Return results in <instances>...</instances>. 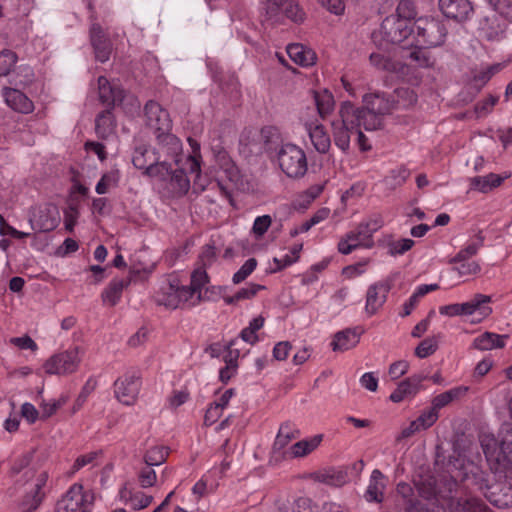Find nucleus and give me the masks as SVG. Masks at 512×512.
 Masks as SVG:
<instances>
[{
    "instance_id": "1",
    "label": "nucleus",
    "mask_w": 512,
    "mask_h": 512,
    "mask_svg": "<svg viewBox=\"0 0 512 512\" xmlns=\"http://www.w3.org/2000/svg\"><path fill=\"white\" fill-rule=\"evenodd\" d=\"M363 107L345 101L340 105L338 116L331 122L335 145L343 152L350 147V133L358 126L365 130L381 129L383 117L395 110V101L392 94L375 92L363 96Z\"/></svg>"
},
{
    "instance_id": "2",
    "label": "nucleus",
    "mask_w": 512,
    "mask_h": 512,
    "mask_svg": "<svg viewBox=\"0 0 512 512\" xmlns=\"http://www.w3.org/2000/svg\"><path fill=\"white\" fill-rule=\"evenodd\" d=\"M261 136L268 159L288 178L299 180L306 175L308 160L301 147L291 142H284L279 130L273 126L263 127Z\"/></svg>"
},
{
    "instance_id": "3",
    "label": "nucleus",
    "mask_w": 512,
    "mask_h": 512,
    "mask_svg": "<svg viewBox=\"0 0 512 512\" xmlns=\"http://www.w3.org/2000/svg\"><path fill=\"white\" fill-rule=\"evenodd\" d=\"M132 163L135 168L143 170V175L165 180L172 172L165 161H161L152 146L140 145L134 149Z\"/></svg>"
},
{
    "instance_id": "4",
    "label": "nucleus",
    "mask_w": 512,
    "mask_h": 512,
    "mask_svg": "<svg viewBox=\"0 0 512 512\" xmlns=\"http://www.w3.org/2000/svg\"><path fill=\"white\" fill-rule=\"evenodd\" d=\"M415 38L418 44L427 47L441 46L447 36L443 20L434 17H420L414 21Z\"/></svg>"
},
{
    "instance_id": "5",
    "label": "nucleus",
    "mask_w": 512,
    "mask_h": 512,
    "mask_svg": "<svg viewBox=\"0 0 512 512\" xmlns=\"http://www.w3.org/2000/svg\"><path fill=\"white\" fill-rule=\"evenodd\" d=\"M266 20L273 23H282L287 18L295 23L305 19V13L296 0H266L263 6Z\"/></svg>"
},
{
    "instance_id": "6",
    "label": "nucleus",
    "mask_w": 512,
    "mask_h": 512,
    "mask_svg": "<svg viewBox=\"0 0 512 512\" xmlns=\"http://www.w3.org/2000/svg\"><path fill=\"white\" fill-rule=\"evenodd\" d=\"M414 33V22L399 19L394 15L387 16L381 23L379 34L387 43L401 44Z\"/></svg>"
},
{
    "instance_id": "7",
    "label": "nucleus",
    "mask_w": 512,
    "mask_h": 512,
    "mask_svg": "<svg viewBox=\"0 0 512 512\" xmlns=\"http://www.w3.org/2000/svg\"><path fill=\"white\" fill-rule=\"evenodd\" d=\"M80 362L79 348L74 347L51 356L43 367L48 374L68 375L78 369Z\"/></svg>"
},
{
    "instance_id": "8",
    "label": "nucleus",
    "mask_w": 512,
    "mask_h": 512,
    "mask_svg": "<svg viewBox=\"0 0 512 512\" xmlns=\"http://www.w3.org/2000/svg\"><path fill=\"white\" fill-rule=\"evenodd\" d=\"M155 138L156 146L153 148L159 155L160 160L165 161L169 167H172L173 163L178 164L182 154L180 139L170 131L155 134Z\"/></svg>"
},
{
    "instance_id": "9",
    "label": "nucleus",
    "mask_w": 512,
    "mask_h": 512,
    "mask_svg": "<svg viewBox=\"0 0 512 512\" xmlns=\"http://www.w3.org/2000/svg\"><path fill=\"white\" fill-rule=\"evenodd\" d=\"M482 447L488 461H494L503 468L512 465V440H508L507 435L500 443L493 438L488 443L482 442Z\"/></svg>"
},
{
    "instance_id": "10",
    "label": "nucleus",
    "mask_w": 512,
    "mask_h": 512,
    "mask_svg": "<svg viewBox=\"0 0 512 512\" xmlns=\"http://www.w3.org/2000/svg\"><path fill=\"white\" fill-rule=\"evenodd\" d=\"M146 125L153 130L154 135L168 132L172 129V121L167 110L159 103L149 100L144 106Z\"/></svg>"
},
{
    "instance_id": "11",
    "label": "nucleus",
    "mask_w": 512,
    "mask_h": 512,
    "mask_svg": "<svg viewBox=\"0 0 512 512\" xmlns=\"http://www.w3.org/2000/svg\"><path fill=\"white\" fill-rule=\"evenodd\" d=\"M393 283L394 277L390 276L369 286L365 305V311L368 315H374L384 305L387 295L393 287Z\"/></svg>"
},
{
    "instance_id": "12",
    "label": "nucleus",
    "mask_w": 512,
    "mask_h": 512,
    "mask_svg": "<svg viewBox=\"0 0 512 512\" xmlns=\"http://www.w3.org/2000/svg\"><path fill=\"white\" fill-rule=\"evenodd\" d=\"M140 378L136 374H126L114 382L115 397L125 405H133L140 391Z\"/></svg>"
},
{
    "instance_id": "13",
    "label": "nucleus",
    "mask_w": 512,
    "mask_h": 512,
    "mask_svg": "<svg viewBox=\"0 0 512 512\" xmlns=\"http://www.w3.org/2000/svg\"><path fill=\"white\" fill-rule=\"evenodd\" d=\"M476 483L479 485L480 490H489V495H487V497L494 506L499 508L512 506V484L489 486L482 475L479 476V481Z\"/></svg>"
},
{
    "instance_id": "14",
    "label": "nucleus",
    "mask_w": 512,
    "mask_h": 512,
    "mask_svg": "<svg viewBox=\"0 0 512 512\" xmlns=\"http://www.w3.org/2000/svg\"><path fill=\"white\" fill-rule=\"evenodd\" d=\"M438 5L445 17L457 22H464L473 14L469 0H439Z\"/></svg>"
},
{
    "instance_id": "15",
    "label": "nucleus",
    "mask_w": 512,
    "mask_h": 512,
    "mask_svg": "<svg viewBox=\"0 0 512 512\" xmlns=\"http://www.w3.org/2000/svg\"><path fill=\"white\" fill-rule=\"evenodd\" d=\"M427 378L426 375L414 374L404 379L397 385L389 399L394 403H400L406 399L413 398L420 391L422 382Z\"/></svg>"
},
{
    "instance_id": "16",
    "label": "nucleus",
    "mask_w": 512,
    "mask_h": 512,
    "mask_svg": "<svg viewBox=\"0 0 512 512\" xmlns=\"http://www.w3.org/2000/svg\"><path fill=\"white\" fill-rule=\"evenodd\" d=\"M87 501V494L83 493V485L74 483L57 502L54 512H76Z\"/></svg>"
},
{
    "instance_id": "17",
    "label": "nucleus",
    "mask_w": 512,
    "mask_h": 512,
    "mask_svg": "<svg viewBox=\"0 0 512 512\" xmlns=\"http://www.w3.org/2000/svg\"><path fill=\"white\" fill-rule=\"evenodd\" d=\"M90 41L96 59L102 63L108 61L112 52V43L98 23H92L91 25Z\"/></svg>"
},
{
    "instance_id": "18",
    "label": "nucleus",
    "mask_w": 512,
    "mask_h": 512,
    "mask_svg": "<svg viewBox=\"0 0 512 512\" xmlns=\"http://www.w3.org/2000/svg\"><path fill=\"white\" fill-rule=\"evenodd\" d=\"M98 91L100 101L110 109L120 104L125 96L120 86L111 84L104 76L98 78Z\"/></svg>"
},
{
    "instance_id": "19",
    "label": "nucleus",
    "mask_w": 512,
    "mask_h": 512,
    "mask_svg": "<svg viewBox=\"0 0 512 512\" xmlns=\"http://www.w3.org/2000/svg\"><path fill=\"white\" fill-rule=\"evenodd\" d=\"M364 333L361 326L346 328L334 335L331 347L333 351H347L354 348L360 341V336Z\"/></svg>"
},
{
    "instance_id": "20",
    "label": "nucleus",
    "mask_w": 512,
    "mask_h": 512,
    "mask_svg": "<svg viewBox=\"0 0 512 512\" xmlns=\"http://www.w3.org/2000/svg\"><path fill=\"white\" fill-rule=\"evenodd\" d=\"M413 484L418 495L427 501H437L438 487L435 476L429 471L417 474L413 479Z\"/></svg>"
},
{
    "instance_id": "21",
    "label": "nucleus",
    "mask_w": 512,
    "mask_h": 512,
    "mask_svg": "<svg viewBox=\"0 0 512 512\" xmlns=\"http://www.w3.org/2000/svg\"><path fill=\"white\" fill-rule=\"evenodd\" d=\"M2 96L5 103L14 111L25 114L32 112V101L22 91L4 87L2 89Z\"/></svg>"
},
{
    "instance_id": "22",
    "label": "nucleus",
    "mask_w": 512,
    "mask_h": 512,
    "mask_svg": "<svg viewBox=\"0 0 512 512\" xmlns=\"http://www.w3.org/2000/svg\"><path fill=\"white\" fill-rule=\"evenodd\" d=\"M507 24L505 19L493 13L490 16L485 17L481 24V33L484 38L488 41L499 40L504 36Z\"/></svg>"
},
{
    "instance_id": "23",
    "label": "nucleus",
    "mask_w": 512,
    "mask_h": 512,
    "mask_svg": "<svg viewBox=\"0 0 512 512\" xmlns=\"http://www.w3.org/2000/svg\"><path fill=\"white\" fill-rule=\"evenodd\" d=\"M300 436V431L290 422L281 424L276 435L272 451L275 455L282 458L283 451H287L286 446Z\"/></svg>"
},
{
    "instance_id": "24",
    "label": "nucleus",
    "mask_w": 512,
    "mask_h": 512,
    "mask_svg": "<svg viewBox=\"0 0 512 512\" xmlns=\"http://www.w3.org/2000/svg\"><path fill=\"white\" fill-rule=\"evenodd\" d=\"M138 273V270L130 269L129 278L112 280L102 292L103 301L109 303L111 306H115L119 302L124 288L130 284L131 280L134 279V275Z\"/></svg>"
},
{
    "instance_id": "25",
    "label": "nucleus",
    "mask_w": 512,
    "mask_h": 512,
    "mask_svg": "<svg viewBox=\"0 0 512 512\" xmlns=\"http://www.w3.org/2000/svg\"><path fill=\"white\" fill-rule=\"evenodd\" d=\"M177 295V280H171L156 292L154 301L157 305L164 306L167 309H176L179 307Z\"/></svg>"
},
{
    "instance_id": "26",
    "label": "nucleus",
    "mask_w": 512,
    "mask_h": 512,
    "mask_svg": "<svg viewBox=\"0 0 512 512\" xmlns=\"http://www.w3.org/2000/svg\"><path fill=\"white\" fill-rule=\"evenodd\" d=\"M286 51L290 59L300 66L308 67L316 63L317 57L315 52L303 44H289Z\"/></svg>"
},
{
    "instance_id": "27",
    "label": "nucleus",
    "mask_w": 512,
    "mask_h": 512,
    "mask_svg": "<svg viewBox=\"0 0 512 512\" xmlns=\"http://www.w3.org/2000/svg\"><path fill=\"white\" fill-rule=\"evenodd\" d=\"M491 301L490 297L484 294H476L468 302L458 304L460 315H472L479 312L482 316L491 313V308L487 304Z\"/></svg>"
},
{
    "instance_id": "28",
    "label": "nucleus",
    "mask_w": 512,
    "mask_h": 512,
    "mask_svg": "<svg viewBox=\"0 0 512 512\" xmlns=\"http://www.w3.org/2000/svg\"><path fill=\"white\" fill-rule=\"evenodd\" d=\"M384 479L385 477L380 470L375 469L372 471L369 485L365 492V499L368 502L381 503L383 501L384 490L386 487Z\"/></svg>"
},
{
    "instance_id": "29",
    "label": "nucleus",
    "mask_w": 512,
    "mask_h": 512,
    "mask_svg": "<svg viewBox=\"0 0 512 512\" xmlns=\"http://www.w3.org/2000/svg\"><path fill=\"white\" fill-rule=\"evenodd\" d=\"M322 441V435H315L309 440H301L293 444L287 451H283L282 458L303 457L312 452Z\"/></svg>"
},
{
    "instance_id": "30",
    "label": "nucleus",
    "mask_w": 512,
    "mask_h": 512,
    "mask_svg": "<svg viewBox=\"0 0 512 512\" xmlns=\"http://www.w3.org/2000/svg\"><path fill=\"white\" fill-rule=\"evenodd\" d=\"M451 512H488V506L475 497L458 498L450 501Z\"/></svg>"
},
{
    "instance_id": "31",
    "label": "nucleus",
    "mask_w": 512,
    "mask_h": 512,
    "mask_svg": "<svg viewBox=\"0 0 512 512\" xmlns=\"http://www.w3.org/2000/svg\"><path fill=\"white\" fill-rule=\"evenodd\" d=\"M307 129L310 140L316 151L321 154L327 153L331 147V140L324 126L321 124H317L314 127H312L310 125Z\"/></svg>"
},
{
    "instance_id": "32",
    "label": "nucleus",
    "mask_w": 512,
    "mask_h": 512,
    "mask_svg": "<svg viewBox=\"0 0 512 512\" xmlns=\"http://www.w3.org/2000/svg\"><path fill=\"white\" fill-rule=\"evenodd\" d=\"M69 401L68 394H62L57 400L46 401L44 399L39 403L40 409L34 407V421L36 419L45 420L51 417L56 411Z\"/></svg>"
},
{
    "instance_id": "33",
    "label": "nucleus",
    "mask_w": 512,
    "mask_h": 512,
    "mask_svg": "<svg viewBox=\"0 0 512 512\" xmlns=\"http://www.w3.org/2000/svg\"><path fill=\"white\" fill-rule=\"evenodd\" d=\"M503 178L494 173H489L485 176H476L470 179V189L479 191L481 193H488L494 188L501 185Z\"/></svg>"
},
{
    "instance_id": "34",
    "label": "nucleus",
    "mask_w": 512,
    "mask_h": 512,
    "mask_svg": "<svg viewBox=\"0 0 512 512\" xmlns=\"http://www.w3.org/2000/svg\"><path fill=\"white\" fill-rule=\"evenodd\" d=\"M170 180L172 193L175 197L186 195L190 189V180L183 169H173L171 174L165 179Z\"/></svg>"
},
{
    "instance_id": "35",
    "label": "nucleus",
    "mask_w": 512,
    "mask_h": 512,
    "mask_svg": "<svg viewBox=\"0 0 512 512\" xmlns=\"http://www.w3.org/2000/svg\"><path fill=\"white\" fill-rule=\"evenodd\" d=\"M115 121L111 109L99 113L95 119V131L99 138L106 139L114 131Z\"/></svg>"
},
{
    "instance_id": "36",
    "label": "nucleus",
    "mask_w": 512,
    "mask_h": 512,
    "mask_svg": "<svg viewBox=\"0 0 512 512\" xmlns=\"http://www.w3.org/2000/svg\"><path fill=\"white\" fill-rule=\"evenodd\" d=\"M496 333L485 332L473 341V346L478 350H490L493 348H503L505 346L504 338Z\"/></svg>"
},
{
    "instance_id": "37",
    "label": "nucleus",
    "mask_w": 512,
    "mask_h": 512,
    "mask_svg": "<svg viewBox=\"0 0 512 512\" xmlns=\"http://www.w3.org/2000/svg\"><path fill=\"white\" fill-rule=\"evenodd\" d=\"M347 237L354 242L357 247L372 248L374 245L371 230L362 222L354 230L348 232Z\"/></svg>"
},
{
    "instance_id": "38",
    "label": "nucleus",
    "mask_w": 512,
    "mask_h": 512,
    "mask_svg": "<svg viewBox=\"0 0 512 512\" xmlns=\"http://www.w3.org/2000/svg\"><path fill=\"white\" fill-rule=\"evenodd\" d=\"M237 339L231 340L227 345L229 351V360H226V366L220 369L219 378L223 383H227L236 371L237 363L236 359L239 357V351L234 349Z\"/></svg>"
},
{
    "instance_id": "39",
    "label": "nucleus",
    "mask_w": 512,
    "mask_h": 512,
    "mask_svg": "<svg viewBox=\"0 0 512 512\" xmlns=\"http://www.w3.org/2000/svg\"><path fill=\"white\" fill-rule=\"evenodd\" d=\"M467 387H455L448 391H445L437 396H435L432 400V407L434 410L438 412L441 408L447 406L452 401L459 399L467 392Z\"/></svg>"
},
{
    "instance_id": "40",
    "label": "nucleus",
    "mask_w": 512,
    "mask_h": 512,
    "mask_svg": "<svg viewBox=\"0 0 512 512\" xmlns=\"http://www.w3.org/2000/svg\"><path fill=\"white\" fill-rule=\"evenodd\" d=\"M49 475L46 471L41 472L34 485V510L44 501L46 495L51 491L52 484L48 481Z\"/></svg>"
},
{
    "instance_id": "41",
    "label": "nucleus",
    "mask_w": 512,
    "mask_h": 512,
    "mask_svg": "<svg viewBox=\"0 0 512 512\" xmlns=\"http://www.w3.org/2000/svg\"><path fill=\"white\" fill-rule=\"evenodd\" d=\"M395 101V110L396 109H407L413 106L417 102V95L410 88H397L392 93Z\"/></svg>"
},
{
    "instance_id": "42",
    "label": "nucleus",
    "mask_w": 512,
    "mask_h": 512,
    "mask_svg": "<svg viewBox=\"0 0 512 512\" xmlns=\"http://www.w3.org/2000/svg\"><path fill=\"white\" fill-rule=\"evenodd\" d=\"M406 57L416 66L421 68L432 67L435 63V59L432 57L431 53L418 46L410 50Z\"/></svg>"
},
{
    "instance_id": "43",
    "label": "nucleus",
    "mask_w": 512,
    "mask_h": 512,
    "mask_svg": "<svg viewBox=\"0 0 512 512\" xmlns=\"http://www.w3.org/2000/svg\"><path fill=\"white\" fill-rule=\"evenodd\" d=\"M314 101L317 108V111L321 118H325L327 115L331 113L334 108V98L333 95L324 90L323 92H315L314 93Z\"/></svg>"
},
{
    "instance_id": "44",
    "label": "nucleus",
    "mask_w": 512,
    "mask_h": 512,
    "mask_svg": "<svg viewBox=\"0 0 512 512\" xmlns=\"http://www.w3.org/2000/svg\"><path fill=\"white\" fill-rule=\"evenodd\" d=\"M168 455V447L154 446L145 452L143 460L148 466H159L166 462Z\"/></svg>"
},
{
    "instance_id": "45",
    "label": "nucleus",
    "mask_w": 512,
    "mask_h": 512,
    "mask_svg": "<svg viewBox=\"0 0 512 512\" xmlns=\"http://www.w3.org/2000/svg\"><path fill=\"white\" fill-rule=\"evenodd\" d=\"M484 244V236L479 232L476 236V241L467 245L464 249H461L450 262H464L468 261L471 257L477 254L478 250Z\"/></svg>"
},
{
    "instance_id": "46",
    "label": "nucleus",
    "mask_w": 512,
    "mask_h": 512,
    "mask_svg": "<svg viewBox=\"0 0 512 512\" xmlns=\"http://www.w3.org/2000/svg\"><path fill=\"white\" fill-rule=\"evenodd\" d=\"M18 61L17 54L11 49L0 50V78L8 76Z\"/></svg>"
},
{
    "instance_id": "47",
    "label": "nucleus",
    "mask_w": 512,
    "mask_h": 512,
    "mask_svg": "<svg viewBox=\"0 0 512 512\" xmlns=\"http://www.w3.org/2000/svg\"><path fill=\"white\" fill-rule=\"evenodd\" d=\"M96 386H97V381L95 379L89 378L86 381V383L82 387L78 397L76 398V400L72 406V409H71L72 415L75 414L76 412H78L82 408V406L86 402L89 395L95 390Z\"/></svg>"
},
{
    "instance_id": "48",
    "label": "nucleus",
    "mask_w": 512,
    "mask_h": 512,
    "mask_svg": "<svg viewBox=\"0 0 512 512\" xmlns=\"http://www.w3.org/2000/svg\"><path fill=\"white\" fill-rule=\"evenodd\" d=\"M208 282V275L204 269H196L191 275L190 286L197 292V301L193 303H199L202 301V287Z\"/></svg>"
},
{
    "instance_id": "49",
    "label": "nucleus",
    "mask_w": 512,
    "mask_h": 512,
    "mask_svg": "<svg viewBox=\"0 0 512 512\" xmlns=\"http://www.w3.org/2000/svg\"><path fill=\"white\" fill-rule=\"evenodd\" d=\"M417 15L415 6L411 0H399L396 8V14L394 16L399 19L409 20L413 22Z\"/></svg>"
},
{
    "instance_id": "50",
    "label": "nucleus",
    "mask_w": 512,
    "mask_h": 512,
    "mask_svg": "<svg viewBox=\"0 0 512 512\" xmlns=\"http://www.w3.org/2000/svg\"><path fill=\"white\" fill-rule=\"evenodd\" d=\"M409 176L410 171L407 168L399 167L390 172V175L386 177L385 182L388 186L394 189L403 185Z\"/></svg>"
},
{
    "instance_id": "51",
    "label": "nucleus",
    "mask_w": 512,
    "mask_h": 512,
    "mask_svg": "<svg viewBox=\"0 0 512 512\" xmlns=\"http://www.w3.org/2000/svg\"><path fill=\"white\" fill-rule=\"evenodd\" d=\"M438 340L436 337H429L419 343L415 349V355L419 358H426L436 352Z\"/></svg>"
},
{
    "instance_id": "52",
    "label": "nucleus",
    "mask_w": 512,
    "mask_h": 512,
    "mask_svg": "<svg viewBox=\"0 0 512 512\" xmlns=\"http://www.w3.org/2000/svg\"><path fill=\"white\" fill-rule=\"evenodd\" d=\"M319 480L327 485L342 486L346 483L347 475L343 471H327L319 476Z\"/></svg>"
},
{
    "instance_id": "53",
    "label": "nucleus",
    "mask_w": 512,
    "mask_h": 512,
    "mask_svg": "<svg viewBox=\"0 0 512 512\" xmlns=\"http://www.w3.org/2000/svg\"><path fill=\"white\" fill-rule=\"evenodd\" d=\"M152 467L146 465L138 472V481L142 488L152 487L157 482V475Z\"/></svg>"
},
{
    "instance_id": "54",
    "label": "nucleus",
    "mask_w": 512,
    "mask_h": 512,
    "mask_svg": "<svg viewBox=\"0 0 512 512\" xmlns=\"http://www.w3.org/2000/svg\"><path fill=\"white\" fill-rule=\"evenodd\" d=\"M257 266V260L255 258H249L241 266V268L234 273L232 281L234 284H239L247 279V277L255 270Z\"/></svg>"
},
{
    "instance_id": "55",
    "label": "nucleus",
    "mask_w": 512,
    "mask_h": 512,
    "mask_svg": "<svg viewBox=\"0 0 512 512\" xmlns=\"http://www.w3.org/2000/svg\"><path fill=\"white\" fill-rule=\"evenodd\" d=\"M414 245V241L409 238L393 241L389 243V253L391 255H402L410 250Z\"/></svg>"
},
{
    "instance_id": "56",
    "label": "nucleus",
    "mask_w": 512,
    "mask_h": 512,
    "mask_svg": "<svg viewBox=\"0 0 512 512\" xmlns=\"http://www.w3.org/2000/svg\"><path fill=\"white\" fill-rule=\"evenodd\" d=\"M438 417V412L431 407L428 411L423 412L416 421L421 429L425 430L431 427L437 421Z\"/></svg>"
},
{
    "instance_id": "57",
    "label": "nucleus",
    "mask_w": 512,
    "mask_h": 512,
    "mask_svg": "<svg viewBox=\"0 0 512 512\" xmlns=\"http://www.w3.org/2000/svg\"><path fill=\"white\" fill-rule=\"evenodd\" d=\"M271 222H272V219L269 215H263V216L257 217L253 223V227H252L253 233L258 237L263 236L267 232L268 228L270 227Z\"/></svg>"
},
{
    "instance_id": "58",
    "label": "nucleus",
    "mask_w": 512,
    "mask_h": 512,
    "mask_svg": "<svg viewBox=\"0 0 512 512\" xmlns=\"http://www.w3.org/2000/svg\"><path fill=\"white\" fill-rule=\"evenodd\" d=\"M498 97L490 95L486 99L479 101L475 105V112L478 116H483L491 112L492 108L496 105L498 102Z\"/></svg>"
},
{
    "instance_id": "59",
    "label": "nucleus",
    "mask_w": 512,
    "mask_h": 512,
    "mask_svg": "<svg viewBox=\"0 0 512 512\" xmlns=\"http://www.w3.org/2000/svg\"><path fill=\"white\" fill-rule=\"evenodd\" d=\"M408 369L409 363L405 360H399L390 365L388 374L392 380H396L406 374Z\"/></svg>"
},
{
    "instance_id": "60",
    "label": "nucleus",
    "mask_w": 512,
    "mask_h": 512,
    "mask_svg": "<svg viewBox=\"0 0 512 512\" xmlns=\"http://www.w3.org/2000/svg\"><path fill=\"white\" fill-rule=\"evenodd\" d=\"M459 266L455 267V270L461 276H468L477 274L480 271V265L475 261H464V262H456Z\"/></svg>"
},
{
    "instance_id": "61",
    "label": "nucleus",
    "mask_w": 512,
    "mask_h": 512,
    "mask_svg": "<svg viewBox=\"0 0 512 512\" xmlns=\"http://www.w3.org/2000/svg\"><path fill=\"white\" fill-rule=\"evenodd\" d=\"M397 492L403 498L408 500V502L410 504V508L409 509H411V510H418L417 505L419 503L417 501L414 502L413 499L411 498L412 495H413V488L408 483L400 482L397 485Z\"/></svg>"
},
{
    "instance_id": "62",
    "label": "nucleus",
    "mask_w": 512,
    "mask_h": 512,
    "mask_svg": "<svg viewBox=\"0 0 512 512\" xmlns=\"http://www.w3.org/2000/svg\"><path fill=\"white\" fill-rule=\"evenodd\" d=\"M292 345L288 341L278 342L273 348V358L278 361L287 359Z\"/></svg>"
},
{
    "instance_id": "63",
    "label": "nucleus",
    "mask_w": 512,
    "mask_h": 512,
    "mask_svg": "<svg viewBox=\"0 0 512 512\" xmlns=\"http://www.w3.org/2000/svg\"><path fill=\"white\" fill-rule=\"evenodd\" d=\"M78 243L72 238H66L62 245H60L55 254L59 257H65L71 253H74L78 249Z\"/></svg>"
},
{
    "instance_id": "64",
    "label": "nucleus",
    "mask_w": 512,
    "mask_h": 512,
    "mask_svg": "<svg viewBox=\"0 0 512 512\" xmlns=\"http://www.w3.org/2000/svg\"><path fill=\"white\" fill-rule=\"evenodd\" d=\"M263 285L250 284L248 287L241 288L236 294L237 301L253 298L259 290L264 289Z\"/></svg>"
}]
</instances>
